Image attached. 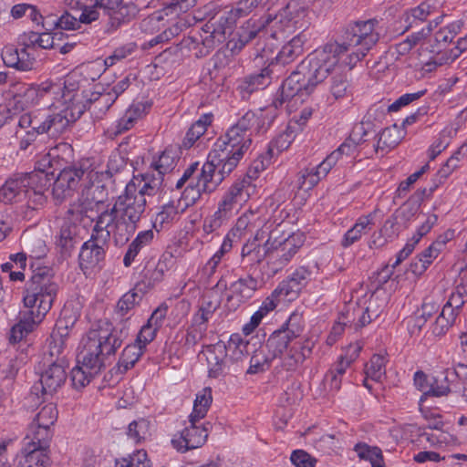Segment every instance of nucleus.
Here are the masks:
<instances>
[{"label": "nucleus", "instance_id": "obj_1", "mask_svg": "<svg viewBox=\"0 0 467 467\" xmlns=\"http://www.w3.org/2000/svg\"><path fill=\"white\" fill-rule=\"evenodd\" d=\"M57 290L58 285L54 280L51 268L38 267L33 272L24 296V304L28 310L21 313L19 322L11 328V343L22 340L42 322L52 307Z\"/></svg>", "mask_w": 467, "mask_h": 467}, {"label": "nucleus", "instance_id": "obj_2", "mask_svg": "<svg viewBox=\"0 0 467 467\" xmlns=\"http://www.w3.org/2000/svg\"><path fill=\"white\" fill-rule=\"evenodd\" d=\"M68 102L57 113H50L47 109H37L22 114L17 125L20 129L27 130L20 137V150H27L41 134L58 137L67 131L85 111V106L75 95L68 98Z\"/></svg>", "mask_w": 467, "mask_h": 467}, {"label": "nucleus", "instance_id": "obj_3", "mask_svg": "<svg viewBox=\"0 0 467 467\" xmlns=\"http://www.w3.org/2000/svg\"><path fill=\"white\" fill-rule=\"evenodd\" d=\"M247 150L219 138L208 156V161L200 170L197 182H192L197 188L198 196L215 191L224 178L237 167Z\"/></svg>", "mask_w": 467, "mask_h": 467}, {"label": "nucleus", "instance_id": "obj_4", "mask_svg": "<svg viewBox=\"0 0 467 467\" xmlns=\"http://www.w3.org/2000/svg\"><path fill=\"white\" fill-rule=\"evenodd\" d=\"M137 193L134 182H129L114 205L99 215L108 214L111 219L109 228L113 230V237L117 243L127 241L134 234L137 223L146 210V198Z\"/></svg>", "mask_w": 467, "mask_h": 467}, {"label": "nucleus", "instance_id": "obj_5", "mask_svg": "<svg viewBox=\"0 0 467 467\" xmlns=\"http://www.w3.org/2000/svg\"><path fill=\"white\" fill-rule=\"evenodd\" d=\"M98 178V172L92 168V164L88 160H82L72 166L64 168L58 174L54 182L52 194L57 202L61 203L68 197H71L78 187L87 190L86 198L81 202L80 209L77 213H86L88 209L93 208V204L98 205L102 202L97 200L93 195L89 200V191L93 182ZM99 191V187L93 190Z\"/></svg>", "mask_w": 467, "mask_h": 467}, {"label": "nucleus", "instance_id": "obj_6", "mask_svg": "<svg viewBox=\"0 0 467 467\" xmlns=\"http://www.w3.org/2000/svg\"><path fill=\"white\" fill-rule=\"evenodd\" d=\"M213 395L211 388H204L196 394L193 409L189 416V426H186L178 438H173L171 442L178 451H186L202 447L207 441L212 423L202 422L206 416L211 404Z\"/></svg>", "mask_w": 467, "mask_h": 467}, {"label": "nucleus", "instance_id": "obj_7", "mask_svg": "<svg viewBox=\"0 0 467 467\" xmlns=\"http://www.w3.org/2000/svg\"><path fill=\"white\" fill-rule=\"evenodd\" d=\"M345 53V46L337 41L328 42L308 55L297 67L313 88L327 78Z\"/></svg>", "mask_w": 467, "mask_h": 467}, {"label": "nucleus", "instance_id": "obj_8", "mask_svg": "<svg viewBox=\"0 0 467 467\" xmlns=\"http://www.w3.org/2000/svg\"><path fill=\"white\" fill-rule=\"evenodd\" d=\"M81 11L80 24H90L105 17L109 26L107 31L110 32L135 17L139 8L134 3L123 0H95L93 5H84Z\"/></svg>", "mask_w": 467, "mask_h": 467}, {"label": "nucleus", "instance_id": "obj_9", "mask_svg": "<svg viewBox=\"0 0 467 467\" xmlns=\"http://www.w3.org/2000/svg\"><path fill=\"white\" fill-rule=\"evenodd\" d=\"M122 330L116 328L107 320H99L88 330L82 340V348L86 355L102 361L105 367L107 357L114 355L122 345Z\"/></svg>", "mask_w": 467, "mask_h": 467}, {"label": "nucleus", "instance_id": "obj_10", "mask_svg": "<svg viewBox=\"0 0 467 467\" xmlns=\"http://www.w3.org/2000/svg\"><path fill=\"white\" fill-rule=\"evenodd\" d=\"M376 25L375 19H369L355 22L347 27L344 41L339 43L340 46H345L346 52H348L346 65L354 67L377 44L379 34L375 29Z\"/></svg>", "mask_w": 467, "mask_h": 467}, {"label": "nucleus", "instance_id": "obj_11", "mask_svg": "<svg viewBox=\"0 0 467 467\" xmlns=\"http://www.w3.org/2000/svg\"><path fill=\"white\" fill-rule=\"evenodd\" d=\"M303 317L300 314L293 313L286 323L271 336L285 337L284 367L287 370L295 369L299 364L310 356L313 343L306 340L304 344L295 341L303 332Z\"/></svg>", "mask_w": 467, "mask_h": 467}, {"label": "nucleus", "instance_id": "obj_12", "mask_svg": "<svg viewBox=\"0 0 467 467\" xmlns=\"http://www.w3.org/2000/svg\"><path fill=\"white\" fill-rule=\"evenodd\" d=\"M110 220L108 214L97 217L90 239L83 244L79 253L81 266L92 268L104 260L110 235L113 234V230L109 228Z\"/></svg>", "mask_w": 467, "mask_h": 467}, {"label": "nucleus", "instance_id": "obj_13", "mask_svg": "<svg viewBox=\"0 0 467 467\" xmlns=\"http://www.w3.org/2000/svg\"><path fill=\"white\" fill-rule=\"evenodd\" d=\"M51 429L31 423L24 439L25 459L18 467H48L47 449L52 438Z\"/></svg>", "mask_w": 467, "mask_h": 467}, {"label": "nucleus", "instance_id": "obj_14", "mask_svg": "<svg viewBox=\"0 0 467 467\" xmlns=\"http://www.w3.org/2000/svg\"><path fill=\"white\" fill-rule=\"evenodd\" d=\"M221 300L214 291L206 293L201 301L198 311L193 315L192 326L187 332L186 341L195 344L201 340L206 333V323L212 318L215 311L220 307Z\"/></svg>", "mask_w": 467, "mask_h": 467}, {"label": "nucleus", "instance_id": "obj_15", "mask_svg": "<svg viewBox=\"0 0 467 467\" xmlns=\"http://www.w3.org/2000/svg\"><path fill=\"white\" fill-rule=\"evenodd\" d=\"M253 185L250 176L237 180L223 193L218 203V215L229 220L246 202L251 195Z\"/></svg>", "mask_w": 467, "mask_h": 467}, {"label": "nucleus", "instance_id": "obj_16", "mask_svg": "<svg viewBox=\"0 0 467 467\" xmlns=\"http://www.w3.org/2000/svg\"><path fill=\"white\" fill-rule=\"evenodd\" d=\"M262 129L263 125L260 124V118L254 111L249 110L221 139L234 146H241L249 150L252 144L251 136L253 132H260Z\"/></svg>", "mask_w": 467, "mask_h": 467}, {"label": "nucleus", "instance_id": "obj_17", "mask_svg": "<svg viewBox=\"0 0 467 467\" xmlns=\"http://www.w3.org/2000/svg\"><path fill=\"white\" fill-rule=\"evenodd\" d=\"M285 337L270 336L265 345L255 350L250 359L248 374H256L269 368L271 362L279 358L284 367Z\"/></svg>", "mask_w": 467, "mask_h": 467}, {"label": "nucleus", "instance_id": "obj_18", "mask_svg": "<svg viewBox=\"0 0 467 467\" xmlns=\"http://www.w3.org/2000/svg\"><path fill=\"white\" fill-rule=\"evenodd\" d=\"M311 85L307 84L306 78L300 69L297 67L291 75L283 82L282 87L273 100V106L275 109L282 108L286 104L288 108H292L298 100H301L303 92L309 93Z\"/></svg>", "mask_w": 467, "mask_h": 467}, {"label": "nucleus", "instance_id": "obj_19", "mask_svg": "<svg viewBox=\"0 0 467 467\" xmlns=\"http://www.w3.org/2000/svg\"><path fill=\"white\" fill-rule=\"evenodd\" d=\"M46 180V173L42 171H32L16 179H11L0 189V201L5 203L18 202L26 200L27 187Z\"/></svg>", "mask_w": 467, "mask_h": 467}, {"label": "nucleus", "instance_id": "obj_20", "mask_svg": "<svg viewBox=\"0 0 467 467\" xmlns=\"http://www.w3.org/2000/svg\"><path fill=\"white\" fill-rule=\"evenodd\" d=\"M234 18H238L232 12L231 16L226 13L218 14L212 17L202 27L205 36H202V42L207 48L206 53L213 49L216 43H222L226 38L228 30L232 29Z\"/></svg>", "mask_w": 467, "mask_h": 467}, {"label": "nucleus", "instance_id": "obj_21", "mask_svg": "<svg viewBox=\"0 0 467 467\" xmlns=\"http://www.w3.org/2000/svg\"><path fill=\"white\" fill-rule=\"evenodd\" d=\"M291 8V4H288L278 14L268 13L258 20L251 22L248 21L245 26L242 27L241 42L242 45L247 44L249 41L254 39L263 29L270 28L276 32V30L283 29L285 19L286 17L287 11Z\"/></svg>", "mask_w": 467, "mask_h": 467}, {"label": "nucleus", "instance_id": "obj_22", "mask_svg": "<svg viewBox=\"0 0 467 467\" xmlns=\"http://www.w3.org/2000/svg\"><path fill=\"white\" fill-rule=\"evenodd\" d=\"M78 364L71 370V381L75 389H82L97 376L104 368L102 361L86 355L80 350L78 354Z\"/></svg>", "mask_w": 467, "mask_h": 467}, {"label": "nucleus", "instance_id": "obj_23", "mask_svg": "<svg viewBox=\"0 0 467 467\" xmlns=\"http://www.w3.org/2000/svg\"><path fill=\"white\" fill-rule=\"evenodd\" d=\"M277 232V230H275ZM273 234L272 242H275V248L272 249L268 256H270L269 265L275 274L283 269L296 254L299 244L296 243L295 235H288L283 240L278 241L276 236Z\"/></svg>", "mask_w": 467, "mask_h": 467}, {"label": "nucleus", "instance_id": "obj_24", "mask_svg": "<svg viewBox=\"0 0 467 467\" xmlns=\"http://www.w3.org/2000/svg\"><path fill=\"white\" fill-rule=\"evenodd\" d=\"M443 2L444 0H425L418 6L404 12L400 17V21L404 24L403 32L418 26L428 17L439 14Z\"/></svg>", "mask_w": 467, "mask_h": 467}, {"label": "nucleus", "instance_id": "obj_25", "mask_svg": "<svg viewBox=\"0 0 467 467\" xmlns=\"http://www.w3.org/2000/svg\"><path fill=\"white\" fill-rule=\"evenodd\" d=\"M275 67V65L272 62L262 68L259 73H254L244 78L237 88L242 98L248 99L252 93L267 88L273 80Z\"/></svg>", "mask_w": 467, "mask_h": 467}, {"label": "nucleus", "instance_id": "obj_26", "mask_svg": "<svg viewBox=\"0 0 467 467\" xmlns=\"http://www.w3.org/2000/svg\"><path fill=\"white\" fill-rule=\"evenodd\" d=\"M67 374L64 362L51 360L48 368L41 374L40 384L44 394L52 395L65 383Z\"/></svg>", "mask_w": 467, "mask_h": 467}, {"label": "nucleus", "instance_id": "obj_27", "mask_svg": "<svg viewBox=\"0 0 467 467\" xmlns=\"http://www.w3.org/2000/svg\"><path fill=\"white\" fill-rule=\"evenodd\" d=\"M443 16L444 15L437 16L434 20L429 23L427 27L408 36L406 39L396 44L394 48L397 54L400 56H404L408 54L415 46L420 45L422 47L425 45L426 40L431 36L433 27H436L441 22Z\"/></svg>", "mask_w": 467, "mask_h": 467}, {"label": "nucleus", "instance_id": "obj_28", "mask_svg": "<svg viewBox=\"0 0 467 467\" xmlns=\"http://www.w3.org/2000/svg\"><path fill=\"white\" fill-rule=\"evenodd\" d=\"M164 177L153 170L141 175L140 179L134 178L130 182H134L138 195L146 198V196H154L162 190Z\"/></svg>", "mask_w": 467, "mask_h": 467}, {"label": "nucleus", "instance_id": "obj_29", "mask_svg": "<svg viewBox=\"0 0 467 467\" xmlns=\"http://www.w3.org/2000/svg\"><path fill=\"white\" fill-rule=\"evenodd\" d=\"M47 90V88L39 89L31 86L25 87L23 90L13 96L8 105L15 112L24 111L38 104L44 91Z\"/></svg>", "mask_w": 467, "mask_h": 467}, {"label": "nucleus", "instance_id": "obj_30", "mask_svg": "<svg viewBox=\"0 0 467 467\" xmlns=\"http://www.w3.org/2000/svg\"><path fill=\"white\" fill-rule=\"evenodd\" d=\"M224 358L225 348L223 345L217 344L207 349L206 360L210 378L217 379L223 374L227 363Z\"/></svg>", "mask_w": 467, "mask_h": 467}, {"label": "nucleus", "instance_id": "obj_31", "mask_svg": "<svg viewBox=\"0 0 467 467\" xmlns=\"http://www.w3.org/2000/svg\"><path fill=\"white\" fill-rule=\"evenodd\" d=\"M373 224L374 222L372 213L360 216L355 224L344 234V237L341 241V245L345 248L349 247L360 240L363 234L371 230Z\"/></svg>", "mask_w": 467, "mask_h": 467}, {"label": "nucleus", "instance_id": "obj_32", "mask_svg": "<svg viewBox=\"0 0 467 467\" xmlns=\"http://www.w3.org/2000/svg\"><path fill=\"white\" fill-rule=\"evenodd\" d=\"M353 316H358L355 328L363 327L369 324L373 318L379 316L381 312L380 306L378 304V297H371L367 306L350 307L348 312Z\"/></svg>", "mask_w": 467, "mask_h": 467}, {"label": "nucleus", "instance_id": "obj_33", "mask_svg": "<svg viewBox=\"0 0 467 467\" xmlns=\"http://www.w3.org/2000/svg\"><path fill=\"white\" fill-rule=\"evenodd\" d=\"M130 85V77H125L119 82H118L109 92L106 94H99L94 99L93 107L99 110L109 109L110 106L115 102L117 98L123 93Z\"/></svg>", "mask_w": 467, "mask_h": 467}, {"label": "nucleus", "instance_id": "obj_34", "mask_svg": "<svg viewBox=\"0 0 467 467\" xmlns=\"http://www.w3.org/2000/svg\"><path fill=\"white\" fill-rule=\"evenodd\" d=\"M260 287V282L249 273L232 284V291L240 300L246 301L252 298Z\"/></svg>", "mask_w": 467, "mask_h": 467}, {"label": "nucleus", "instance_id": "obj_35", "mask_svg": "<svg viewBox=\"0 0 467 467\" xmlns=\"http://www.w3.org/2000/svg\"><path fill=\"white\" fill-rule=\"evenodd\" d=\"M303 51L304 40L300 36H296L282 47L276 57V63L274 65L276 67L278 64H289L300 57Z\"/></svg>", "mask_w": 467, "mask_h": 467}, {"label": "nucleus", "instance_id": "obj_36", "mask_svg": "<svg viewBox=\"0 0 467 467\" xmlns=\"http://www.w3.org/2000/svg\"><path fill=\"white\" fill-rule=\"evenodd\" d=\"M400 141V136L397 127L386 128L378 135L377 142L372 145L373 151L385 154L395 148Z\"/></svg>", "mask_w": 467, "mask_h": 467}, {"label": "nucleus", "instance_id": "obj_37", "mask_svg": "<svg viewBox=\"0 0 467 467\" xmlns=\"http://www.w3.org/2000/svg\"><path fill=\"white\" fill-rule=\"evenodd\" d=\"M213 121L212 114H203L196 120L186 132L182 140V146L186 149L191 148L205 133L208 126Z\"/></svg>", "mask_w": 467, "mask_h": 467}, {"label": "nucleus", "instance_id": "obj_38", "mask_svg": "<svg viewBox=\"0 0 467 467\" xmlns=\"http://www.w3.org/2000/svg\"><path fill=\"white\" fill-rule=\"evenodd\" d=\"M144 349L139 344L128 345L122 351L119 360L117 364V372L124 374L131 368L139 358L142 356Z\"/></svg>", "mask_w": 467, "mask_h": 467}, {"label": "nucleus", "instance_id": "obj_39", "mask_svg": "<svg viewBox=\"0 0 467 467\" xmlns=\"http://www.w3.org/2000/svg\"><path fill=\"white\" fill-rule=\"evenodd\" d=\"M78 234V226L69 220H65L62 223L57 245L60 248L61 253L67 254L74 247L75 239Z\"/></svg>", "mask_w": 467, "mask_h": 467}, {"label": "nucleus", "instance_id": "obj_40", "mask_svg": "<svg viewBox=\"0 0 467 467\" xmlns=\"http://www.w3.org/2000/svg\"><path fill=\"white\" fill-rule=\"evenodd\" d=\"M354 451L360 460L368 461L372 467H385L380 448L359 442L355 445Z\"/></svg>", "mask_w": 467, "mask_h": 467}, {"label": "nucleus", "instance_id": "obj_41", "mask_svg": "<svg viewBox=\"0 0 467 467\" xmlns=\"http://www.w3.org/2000/svg\"><path fill=\"white\" fill-rule=\"evenodd\" d=\"M275 231H272L268 239L265 241L264 247H260L256 249L254 252L251 253L248 256H246L244 260H241L242 267L247 270L249 273L252 268L255 265L261 264L265 256H267L273 248H275V242H272L273 234Z\"/></svg>", "mask_w": 467, "mask_h": 467}, {"label": "nucleus", "instance_id": "obj_42", "mask_svg": "<svg viewBox=\"0 0 467 467\" xmlns=\"http://www.w3.org/2000/svg\"><path fill=\"white\" fill-rule=\"evenodd\" d=\"M325 177L318 165L306 167L298 172L297 187L305 191L311 190Z\"/></svg>", "mask_w": 467, "mask_h": 467}, {"label": "nucleus", "instance_id": "obj_43", "mask_svg": "<svg viewBox=\"0 0 467 467\" xmlns=\"http://www.w3.org/2000/svg\"><path fill=\"white\" fill-rule=\"evenodd\" d=\"M457 317V313L451 312L449 308H443L436 317L434 323L431 326V332L436 337L445 335L448 330L453 326Z\"/></svg>", "mask_w": 467, "mask_h": 467}, {"label": "nucleus", "instance_id": "obj_44", "mask_svg": "<svg viewBox=\"0 0 467 467\" xmlns=\"http://www.w3.org/2000/svg\"><path fill=\"white\" fill-rule=\"evenodd\" d=\"M179 157L176 152L172 150L166 149L158 158L150 164V168L160 175H164L170 171H172L176 166Z\"/></svg>", "mask_w": 467, "mask_h": 467}, {"label": "nucleus", "instance_id": "obj_45", "mask_svg": "<svg viewBox=\"0 0 467 467\" xmlns=\"http://www.w3.org/2000/svg\"><path fill=\"white\" fill-rule=\"evenodd\" d=\"M69 337L61 332L53 329L48 339V354L51 358H56L54 361L64 362L63 353L67 348Z\"/></svg>", "mask_w": 467, "mask_h": 467}, {"label": "nucleus", "instance_id": "obj_46", "mask_svg": "<svg viewBox=\"0 0 467 467\" xmlns=\"http://www.w3.org/2000/svg\"><path fill=\"white\" fill-rule=\"evenodd\" d=\"M179 215L178 206L174 201L161 206V211L156 214L153 221V227L159 232L164 226L171 223Z\"/></svg>", "mask_w": 467, "mask_h": 467}, {"label": "nucleus", "instance_id": "obj_47", "mask_svg": "<svg viewBox=\"0 0 467 467\" xmlns=\"http://www.w3.org/2000/svg\"><path fill=\"white\" fill-rule=\"evenodd\" d=\"M46 174V180L32 184L31 187H27V195L26 200H27V207L32 210H37L40 207L44 206L47 202V197L44 194V190L47 184V178Z\"/></svg>", "mask_w": 467, "mask_h": 467}, {"label": "nucleus", "instance_id": "obj_48", "mask_svg": "<svg viewBox=\"0 0 467 467\" xmlns=\"http://www.w3.org/2000/svg\"><path fill=\"white\" fill-rule=\"evenodd\" d=\"M387 358L383 355H373L365 366V373L370 379L379 382L386 376Z\"/></svg>", "mask_w": 467, "mask_h": 467}, {"label": "nucleus", "instance_id": "obj_49", "mask_svg": "<svg viewBox=\"0 0 467 467\" xmlns=\"http://www.w3.org/2000/svg\"><path fill=\"white\" fill-rule=\"evenodd\" d=\"M452 233L440 235L427 249L418 255L428 266L436 259L451 239Z\"/></svg>", "mask_w": 467, "mask_h": 467}, {"label": "nucleus", "instance_id": "obj_50", "mask_svg": "<svg viewBox=\"0 0 467 467\" xmlns=\"http://www.w3.org/2000/svg\"><path fill=\"white\" fill-rule=\"evenodd\" d=\"M79 314L69 306H65L60 313L54 329L69 337L70 330L74 327L78 320Z\"/></svg>", "mask_w": 467, "mask_h": 467}, {"label": "nucleus", "instance_id": "obj_51", "mask_svg": "<svg viewBox=\"0 0 467 467\" xmlns=\"http://www.w3.org/2000/svg\"><path fill=\"white\" fill-rule=\"evenodd\" d=\"M225 348V358L227 362L232 361L237 363L242 361L245 356L247 342L243 341L239 337H231L227 345H223Z\"/></svg>", "mask_w": 467, "mask_h": 467}, {"label": "nucleus", "instance_id": "obj_52", "mask_svg": "<svg viewBox=\"0 0 467 467\" xmlns=\"http://www.w3.org/2000/svg\"><path fill=\"white\" fill-rule=\"evenodd\" d=\"M462 26V23L461 21H454L435 32L434 41L437 47L450 43L461 32Z\"/></svg>", "mask_w": 467, "mask_h": 467}, {"label": "nucleus", "instance_id": "obj_53", "mask_svg": "<svg viewBox=\"0 0 467 467\" xmlns=\"http://www.w3.org/2000/svg\"><path fill=\"white\" fill-rule=\"evenodd\" d=\"M371 137H376L375 131L371 129V124L361 122L354 126L348 139L357 147L368 142Z\"/></svg>", "mask_w": 467, "mask_h": 467}, {"label": "nucleus", "instance_id": "obj_54", "mask_svg": "<svg viewBox=\"0 0 467 467\" xmlns=\"http://www.w3.org/2000/svg\"><path fill=\"white\" fill-rule=\"evenodd\" d=\"M141 109L139 105H132L125 114L119 119L116 125V134H120L131 129L136 120L141 116Z\"/></svg>", "mask_w": 467, "mask_h": 467}, {"label": "nucleus", "instance_id": "obj_55", "mask_svg": "<svg viewBox=\"0 0 467 467\" xmlns=\"http://www.w3.org/2000/svg\"><path fill=\"white\" fill-rule=\"evenodd\" d=\"M128 437L131 439L135 443H139L143 440H146L150 435V422L145 419H140L134 420L129 424Z\"/></svg>", "mask_w": 467, "mask_h": 467}, {"label": "nucleus", "instance_id": "obj_56", "mask_svg": "<svg viewBox=\"0 0 467 467\" xmlns=\"http://www.w3.org/2000/svg\"><path fill=\"white\" fill-rule=\"evenodd\" d=\"M331 95L336 99H343L350 93V84L346 74H336L332 77L329 88Z\"/></svg>", "mask_w": 467, "mask_h": 467}, {"label": "nucleus", "instance_id": "obj_57", "mask_svg": "<svg viewBox=\"0 0 467 467\" xmlns=\"http://www.w3.org/2000/svg\"><path fill=\"white\" fill-rule=\"evenodd\" d=\"M57 419V410L52 403L45 405L36 415L32 423L50 429Z\"/></svg>", "mask_w": 467, "mask_h": 467}, {"label": "nucleus", "instance_id": "obj_58", "mask_svg": "<svg viewBox=\"0 0 467 467\" xmlns=\"http://www.w3.org/2000/svg\"><path fill=\"white\" fill-rule=\"evenodd\" d=\"M299 292L298 287L291 283L289 279H286L281 282L272 294L278 302H281L294 300L297 297Z\"/></svg>", "mask_w": 467, "mask_h": 467}, {"label": "nucleus", "instance_id": "obj_59", "mask_svg": "<svg viewBox=\"0 0 467 467\" xmlns=\"http://www.w3.org/2000/svg\"><path fill=\"white\" fill-rule=\"evenodd\" d=\"M116 467H151L145 451H137L129 458L116 461Z\"/></svg>", "mask_w": 467, "mask_h": 467}, {"label": "nucleus", "instance_id": "obj_60", "mask_svg": "<svg viewBox=\"0 0 467 467\" xmlns=\"http://www.w3.org/2000/svg\"><path fill=\"white\" fill-rule=\"evenodd\" d=\"M467 296V287L462 284L457 285L456 291L451 293L443 308H449L451 312L459 314L460 309L464 305V296Z\"/></svg>", "mask_w": 467, "mask_h": 467}, {"label": "nucleus", "instance_id": "obj_61", "mask_svg": "<svg viewBox=\"0 0 467 467\" xmlns=\"http://www.w3.org/2000/svg\"><path fill=\"white\" fill-rule=\"evenodd\" d=\"M264 222L265 220H261L256 213L248 211L237 219L235 225L238 231H252L254 228L261 226Z\"/></svg>", "mask_w": 467, "mask_h": 467}, {"label": "nucleus", "instance_id": "obj_62", "mask_svg": "<svg viewBox=\"0 0 467 467\" xmlns=\"http://www.w3.org/2000/svg\"><path fill=\"white\" fill-rule=\"evenodd\" d=\"M164 275L155 267L154 262H148L142 271V284L145 287H153L163 280Z\"/></svg>", "mask_w": 467, "mask_h": 467}, {"label": "nucleus", "instance_id": "obj_63", "mask_svg": "<svg viewBox=\"0 0 467 467\" xmlns=\"http://www.w3.org/2000/svg\"><path fill=\"white\" fill-rule=\"evenodd\" d=\"M233 247L232 239L229 236H225L220 249L213 254V256L207 262L205 270L210 274L215 272L216 267L220 264L223 256L228 253Z\"/></svg>", "mask_w": 467, "mask_h": 467}, {"label": "nucleus", "instance_id": "obj_64", "mask_svg": "<svg viewBox=\"0 0 467 467\" xmlns=\"http://www.w3.org/2000/svg\"><path fill=\"white\" fill-rule=\"evenodd\" d=\"M135 47L136 45L133 43H129L122 47H117L110 56L105 58L104 65L108 67L114 66L118 62L130 56L135 50Z\"/></svg>", "mask_w": 467, "mask_h": 467}]
</instances>
